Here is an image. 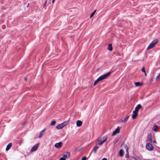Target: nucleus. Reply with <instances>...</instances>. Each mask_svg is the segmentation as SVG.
<instances>
[{
    "instance_id": "obj_1",
    "label": "nucleus",
    "mask_w": 160,
    "mask_h": 160,
    "mask_svg": "<svg viewBox=\"0 0 160 160\" xmlns=\"http://www.w3.org/2000/svg\"><path fill=\"white\" fill-rule=\"evenodd\" d=\"M111 72H109L99 77L94 82V85H95L99 81L102 80L109 76L111 74Z\"/></svg>"
},
{
    "instance_id": "obj_2",
    "label": "nucleus",
    "mask_w": 160,
    "mask_h": 160,
    "mask_svg": "<svg viewBox=\"0 0 160 160\" xmlns=\"http://www.w3.org/2000/svg\"><path fill=\"white\" fill-rule=\"evenodd\" d=\"M107 136H105L103 138V140H100L101 138H98L96 140V141L98 142V144L99 145H102L104 143L107 139Z\"/></svg>"
},
{
    "instance_id": "obj_3",
    "label": "nucleus",
    "mask_w": 160,
    "mask_h": 160,
    "mask_svg": "<svg viewBox=\"0 0 160 160\" xmlns=\"http://www.w3.org/2000/svg\"><path fill=\"white\" fill-rule=\"evenodd\" d=\"M69 122V121H66L63 123L58 124L56 127V128L57 129H62L66 125H67Z\"/></svg>"
},
{
    "instance_id": "obj_4",
    "label": "nucleus",
    "mask_w": 160,
    "mask_h": 160,
    "mask_svg": "<svg viewBox=\"0 0 160 160\" xmlns=\"http://www.w3.org/2000/svg\"><path fill=\"white\" fill-rule=\"evenodd\" d=\"M158 42V39H156L154 40L149 44L148 47L147 49H149L152 48Z\"/></svg>"
},
{
    "instance_id": "obj_5",
    "label": "nucleus",
    "mask_w": 160,
    "mask_h": 160,
    "mask_svg": "<svg viewBox=\"0 0 160 160\" xmlns=\"http://www.w3.org/2000/svg\"><path fill=\"white\" fill-rule=\"evenodd\" d=\"M120 131V129L119 127H118L117 128H116L115 130L113 131V133L112 135V136H113L115 135L117 133H119Z\"/></svg>"
},
{
    "instance_id": "obj_6",
    "label": "nucleus",
    "mask_w": 160,
    "mask_h": 160,
    "mask_svg": "<svg viewBox=\"0 0 160 160\" xmlns=\"http://www.w3.org/2000/svg\"><path fill=\"white\" fill-rule=\"evenodd\" d=\"M62 146V143L61 142L56 143L54 146L56 148H61Z\"/></svg>"
},
{
    "instance_id": "obj_7",
    "label": "nucleus",
    "mask_w": 160,
    "mask_h": 160,
    "mask_svg": "<svg viewBox=\"0 0 160 160\" xmlns=\"http://www.w3.org/2000/svg\"><path fill=\"white\" fill-rule=\"evenodd\" d=\"M39 146V143H38L32 148L31 150V152H33L36 151L38 147Z\"/></svg>"
},
{
    "instance_id": "obj_8",
    "label": "nucleus",
    "mask_w": 160,
    "mask_h": 160,
    "mask_svg": "<svg viewBox=\"0 0 160 160\" xmlns=\"http://www.w3.org/2000/svg\"><path fill=\"white\" fill-rule=\"evenodd\" d=\"M146 148L150 151L153 150V146L150 143H148L146 146Z\"/></svg>"
},
{
    "instance_id": "obj_9",
    "label": "nucleus",
    "mask_w": 160,
    "mask_h": 160,
    "mask_svg": "<svg viewBox=\"0 0 160 160\" xmlns=\"http://www.w3.org/2000/svg\"><path fill=\"white\" fill-rule=\"evenodd\" d=\"M142 106L141 104H139L135 108V110L134 111L135 112H138L139 110L141 108Z\"/></svg>"
},
{
    "instance_id": "obj_10",
    "label": "nucleus",
    "mask_w": 160,
    "mask_h": 160,
    "mask_svg": "<svg viewBox=\"0 0 160 160\" xmlns=\"http://www.w3.org/2000/svg\"><path fill=\"white\" fill-rule=\"evenodd\" d=\"M63 157L65 159L68 158L70 157V153L68 152H67L66 154H64L63 155Z\"/></svg>"
},
{
    "instance_id": "obj_11",
    "label": "nucleus",
    "mask_w": 160,
    "mask_h": 160,
    "mask_svg": "<svg viewBox=\"0 0 160 160\" xmlns=\"http://www.w3.org/2000/svg\"><path fill=\"white\" fill-rule=\"evenodd\" d=\"M148 141L150 143H152V136L151 134H149L148 136Z\"/></svg>"
},
{
    "instance_id": "obj_12",
    "label": "nucleus",
    "mask_w": 160,
    "mask_h": 160,
    "mask_svg": "<svg viewBox=\"0 0 160 160\" xmlns=\"http://www.w3.org/2000/svg\"><path fill=\"white\" fill-rule=\"evenodd\" d=\"M138 115V112H135L134 111L133 112V115L132 116V118L134 119L136 118Z\"/></svg>"
},
{
    "instance_id": "obj_13",
    "label": "nucleus",
    "mask_w": 160,
    "mask_h": 160,
    "mask_svg": "<svg viewBox=\"0 0 160 160\" xmlns=\"http://www.w3.org/2000/svg\"><path fill=\"white\" fill-rule=\"evenodd\" d=\"M82 124V122L80 120H78L76 122V125L77 127H80L81 126Z\"/></svg>"
},
{
    "instance_id": "obj_14",
    "label": "nucleus",
    "mask_w": 160,
    "mask_h": 160,
    "mask_svg": "<svg viewBox=\"0 0 160 160\" xmlns=\"http://www.w3.org/2000/svg\"><path fill=\"white\" fill-rule=\"evenodd\" d=\"M12 145V144L11 143H9L7 146L6 148V151L8 150L11 148Z\"/></svg>"
},
{
    "instance_id": "obj_15",
    "label": "nucleus",
    "mask_w": 160,
    "mask_h": 160,
    "mask_svg": "<svg viewBox=\"0 0 160 160\" xmlns=\"http://www.w3.org/2000/svg\"><path fill=\"white\" fill-rule=\"evenodd\" d=\"M123 151L122 149H121L119 152V155L121 157H122L123 156Z\"/></svg>"
},
{
    "instance_id": "obj_16",
    "label": "nucleus",
    "mask_w": 160,
    "mask_h": 160,
    "mask_svg": "<svg viewBox=\"0 0 160 160\" xmlns=\"http://www.w3.org/2000/svg\"><path fill=\"white\" fill-rule=\"evenodd\" d=\"M46 128H45L41 132V137L44 134L46 131Z\"/></svg>"
},
{
    "instance_id": "obj_17",
    "label": "nucleus",
    "mask_w": 160,
    "mask_h": 160,
    "mask_svg": "<svg viewBox=\"0 0 160 160\" xmlns=\"http://www.w3.org/2000/svg\"><path fill=\"white\" fill-rule=\"evenodd\" d=\"M108 49L110 51H112V44H109L108 47Z\"/></svg>"
},
{
    "instance_id": "obj_18",
    "label": "nucleus",
    "mask_w": 160,
    "mask_h": 160,
    "mask_svg": "<svg viewBox=\"0 0 160 160\" xmlns=\"http://www.w3.org/2000/svg\"><path fill=\"white\" fill-rule=\"evenodd\" d=\"M135 84L136 87L140 86L142 84L139 82H135Z\"/></svg>"
},
{
    "instance_id": "obj_19",
    "label": "nucleus",
    "mask_w": 160,
    "mask_h": 160,
    "mask_svg": "<svg viewBox=\"0 0 160 160\" xmlns=\"http://www.w3.org/2000/svg\"><path fill=\"white\" fill-rule=\"evenodd\" d=\"M153 130L156 132H157V126L156 125H154L153 128Z\"/></svg>"
},
{
    "instance_id": "obj_20",
    "label": "nucleus",
    "mask_w": 160,
    "mask_h": 160,
    "mask_svg": "<svg viewBox=\"0 0 160 160\" xmlns=\"http://www.w3.org/2000/svg\"><path fill=\"white\" fill-rule=\"evenodd\" d=\"M99 148V147L97 146L94 147V153H96L97 152V150Z\"/></svg>"
},
{
    "instance_id": "obj_21",
    "label": "nucleus",
    "mask_w": 160,
    "mask_h": 160,
    "mask_svg": "<svg viewBox=\"0 0 160 160\" xmlns=\"http://www.w3.org/2000/svg\"><path fill=\"white\" fill-rule=\"evenodd\" d=\"M56 123V121L54 120H53L51 122L50 125L51 126H54L55 125Z\"/></svg>"
},
{
    "instance_id": "obj_22",
    "label": "nucleus",
    "mask_w": 160,
    "mask_h": 160,
    "mask_svg": "<svg viewBox=\"0 0 160 160\" xmlns=\"http://www.w3.org/2000/svg\"><path fill=\"white\" fill-rule=\"evenodd\" d=\"M96 10H95L91 14L90 16V18H92L94 14L96 12Z\"/></svg>"
},
{
    "instance_id": "obj_23",
    "label": "nucleus",
    "mask_w": 160,
    "mask_h": 160,
    "mask_svg": "<svg viewBox=\"0 0 160 160\" xmlns=\"http://www.w3.org/2000/svg\"><path fill=\"white\" fill-rule=\"evenodd\" d=\"M129 117L128 116L126 117L125 118L124 120H123V121H124V123H125L126 122V121L128 120L129 118Z\"/></svg>"
},
{
    "instance_id": "obj_24",
    "label": "nucleus",
    "mask_w": 160,
    "mask_h": 160,
    "mask_svg": "<svg viewBox=\"0 0 160 160\" xmlns=\"http://www.w3.org/2000/svg\"><path fill=\"white\" fill-rule=\"evenodd\" d=\"M160 79V73L157 76L156 78V80L158 81V80Z\"/></svg>"
},
{
    "instance_id": "obj_25",
    "label": "nucleus",
    "mask_w": 160,
    "mask_h": 160,
    "mask_svg": "<svg viewBox=\"0 0 160 160\" xmlns=\"http://www.w3.org/2000/svg\"><path fill=\"white\" fill-rule=\"evenodd\" d=\"M142 72H146L144 68H143L142 69Z\"/></svg>"
},
{
    "instance_id": "obj_26",
    "label": "nucleus",
    "mask_w": 160,
    "mask_h": 160,
    "mask_svg": "<svg viewBox=\"0 0 160 160\" xmlns=\"http://www.w3.org/2000/svg\"><path fill=\"white\" fill-rule=\"evenodd\" d=\"M86 158L85 157H84L82 158L81 160H86Z\"/></svg>"
},
{
    "instance_id": "obj_27",
    "label": "nucleus",
    "mask_w": 160,
    "mask_h": 160,
    "mask_svg": "<svg viewBox=\"0 0 160 160\" xmlns=\"http://www.w3.org/2000/svg\"><path fill=\"white\" fill-rule=\"evenodd\" d=\"M59 160H65V159L64 158L62 157L60 158L59 159Z\"/></svg>"
},
{
    "instance_id": "obj_28",
    "label": "nucleus",
    "mask_w": 160,
    "mask_h": 160,
    "mask_svg": "<svg viewBox=\"0 0 160 160\" xmlns=\"http://www.w3.org/2000/svg\"><path fill=\"white\" fill-rule=\"evenodd\" d=\"M119 122H123L124 123V121H123V120L122 119H121L119 120Z\"/></svg>"
},
{
    "instance_id": "obj_29",
    "label": "nucleus",
    "mask_w": 160,
    "mask_h": 160,
    "mask_svg": "<svg viewBox=\"0 0 160 160\" xmlns=\"http://www.w3.org/2000/svg\"><path fill=\"white\" fill-rule=\"evenodd\" d=\"M126 152H127V154H128V155H129V153H128V150H126Z\"/></svg>"
},
{
    "instance_id": "obj_30",
    "label": "nucleus",
    "mask_w": 160,
    "mask_h": 160,
    "mask_svg": "<svg viewBox=\"0 0 160 160\" xmlns=\"http://www.w3.org/2000/svg\"><path fill=\"white\" fill-rule=\"evenodd\" d=\"M125 148L126 149V150H128V147L127 146V145H126L125 147Z\"/></svg>"
},
{
    "instance_id": "obj_31",
    "label": "nucleus",
    "mask_w": 160,
    "mask_h": 160,
    "mask_svg": "<svg viewBox=\"0 0 160 160\" xmlns=\"http://www.w3.org/2000/svg\"><path fill=\"white\" fill-rule=\"evenodd\" d=\"M102 160H107V159L106 158H103Z\"/></svg>"
},
{
    "instance_id": "obj_32",
    "label": "nucleus",
    "mask_w": 160,
    "mask_h": 160,
    "mask_svg": "<svg viewBox=\"0 0 160 160\" xmlns=\"http://www.w3.org/2000/svg\"><path fill=\"white\" fill-rule=\"evenodd\" d=\"M24 80L25 81H27V78L26 77H25L24 78Z\"/></svg>"
},
{
    "instance_id": "obj_33",
    "label": "nucleus",
    "mask_w": 160,
    "mask_h": 160,
    "mask_svg": "<svg viewBox=\"0 0 160 160\" xmlns=\"http://www.w3.org/2000/svg\"><path fill=\"white\" fill-rule=\"evenodd\" d=\"M47 3V1H45V3H44V6H45V5H46V4Z\"/></svg>"
},
{
    "instance_id": "obj_34",
    "label": "nucleus",
    "mask_w": 160,
    "mask_h": 160,
    "mask_svg": "<svg viewBox=\"0 0 160 160\" xmlns=\"http://www.w3.org/2000/svg\"><path fill=\"white\" fill-rule=\"evenodd\" d=\"M144 73L146 77L147 76V74L146 73V72H145Z\"/></svg>"
},
{
    "instance_id": "obj_35",
    "label": "nucleus",
    "mask_w": 160,
    "mask_h": 160,
    "mask_svg": "<svg viewBox=\"0 0 160 160\" xmlns=\"http://www.w3.org/2000/svg\"><path fill=\"white\" fill-rule=\"evenodd\" d=\"M128 154H127H127H126V158H128Z\"/></svg>"
},
{
    "instance_id": "obj_36",
    "label": "nucleus",
    "mask_w": 160,
    "mask_h": 160,
    "mask_svg": "<svg viewBox=\"0 0 160 160\" xmlns=\"http://www.w3.org/2000/svg\"><path fill=\"white\" fill-rule=\"evenodd\" d=\"M55 0H52V3H54Z\"/></svg>"
},
{
    "instance_id": "obj_37",
    "label": "nucleus",
    "mask_w": 160,
    "mask_h": 160,
    "mask_svg": "<svg viewBox=\"0 0 160 160\" xmlns=\"http://www.w3.org/2000/svg\"><path fill=\"white\" fill-rule=\"evenodd\" d=\"M38 137H39V138H40V134H39V136H38Z\"/></svg>"
},
{
    "instance_id": "obj_38",
    "label": "nucleus",
    "mask_w": 160,
    "mask_h": 160,
    "mask_svg": "<svg viewBox=\"0 0 160 160\" xmlns=\"http://www.w3.org/2000/svg\"><path fill=\"white\" fill-rule=\"evenodd\" d=\"M153 142H154V143H156V141H154Z\"/></svg>"
}]
</instances>
